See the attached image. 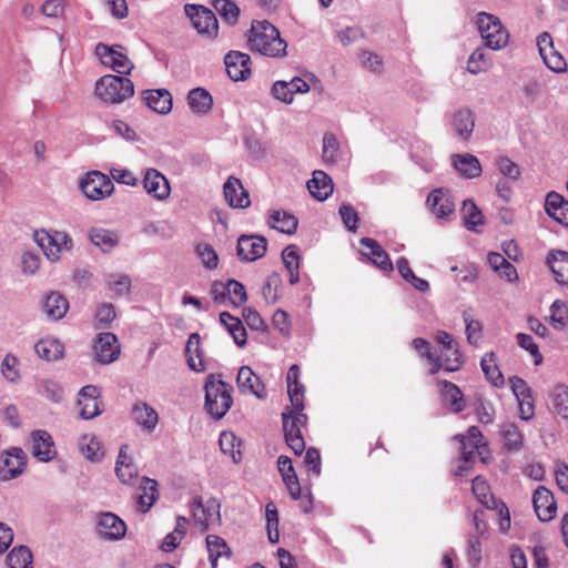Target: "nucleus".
I'll return each mask as SVG.
<instances>
[{
	"instance_id": "38",
	"label": "nucleus",
	"mask_w": 568,
	"mask_h": 568,
	"mask_svg": "<svg viewBox=\"0 0 568 568\" xmlns=\"http://www.w3.org/2000/svg\"><path fill=\"white\" fill-rule=\"evenodd\" d=\"M443 402L450 406L455 413H459L465 408V399L462 390L453 383L447 381L438 382Z\"/></svg>"
},
{
	"instance_id": "7",
	"label": "nucleus",
	"mask_w": 568,
	"mask_h": 568,
	"mask_svg": "<svg viewBox=\"0 0 568 568\" xmlns=\"http://www.w3.org/2000/svg\"><path fill=\"white\" fill-rule=\"evenodd\" d=\"M95 54L104 67L112 69L119 74H129L133 69V63L128 58L124 48L120 45L98 43Z\"/></svg>"
},
{
	"instance_id": "43",
	"label": "nucleus",
	"mask_w": 568,
	"mask_h": 568,
	"mask_svg": "<svg viewBox=\"0 0 568 568\" xmlns=\"http://www.w3.org/2000/svg\"><path fill=\"white\" fill-rule=\"evenodd\" d=\"M187 104L194 113L205 114L213 105V99L203 88L192 89L187 94Z\"/></svg>"
},
{
	"instance_id": "47",
	"label": "nucleus",
	"mask_w": 568,
	"mask_h": 568,
	"mask_svg": "<svg viewBox=\"0 0 568 568\" xmlns=\"http://www.w3.org/2000/svg\"><path fill=\"white\" fill-rule=\"evenodd\" d=\"M414 349L429 364V373L436 374L442 368L440 357L433 351L430 343L424 338H415L412 342Z\"/></svg>"
},
{
	"instance_id": "34",
	"label": "nucleus",
	"mask_w": 568,
	"mask_h": 568,
	"mask_svg": "<svg viewBox=\"0 0 568 568\" xmlns=\"http://www.w3.org/2000/svg\"><path fill=\"white\" fill-rule=\"evenodd\" d=\"M549 400L552 413L568 420V386L561 383L554 385L549 390Z\"/></svg>"
},
{
	"instance_id": "29",
	"label": "nucleus",
	"mask_w": 568,
	"mask_h": 568,
	"mask_svg": "<svg viewBox=\"0 0 568 568\" xmlns=\"http://www.w3.org/2000/svg\"><path fill=\"white\" fill-rule=\"evenodd\" d=\"M361 244L367 250L363 252V254L367 256L374 265L385 272L393 270V263L388 254L375 240L363 237L361 239Z\"/></svg>"
},
{
	"instance_id": "46",
	"label": "nucleus",
	"mask_w": 568,
	"mask_h": 568,
	"mask_svg": "<svg viewBox=\"0 0 568 568\" xmlns=\"http://www.w3.org/2000/svg\"><path fill=\"white\" fill-rule=\"evenodd\" d=\"M69 308L68 301L59 293L51 292L47 295L43 310L48 317L57 321L62 318Z\"/></svg>"
},
{
	"instance_id": "9",
	"label": "nucleus",
	"mask_w": 568,
	"mask_h": 568,
	"mask_svg": "<svg viewBox=\"0 0 568 568\" xmlns=\"http://www.w3.org/2000/svg\"><path fill=\"white\" fill-rule=\"evenodd\" d=\"M539 54L545 65L555 73H565L568 70L567 62L562 54L554 47V41L548 32H542L537 38Z\"/></svg>"
},
{
	"instance_id": "2",
	"label": "nucleus",
	"mask_w": 568,
	"mask_h": 568,
	"mask_svg": "<svg viewBox=\"0 0 568 568\" xmlns=\"http://www.w3.org/2000/svg\"><path fill=\"white\" fill-rule=\"evenodd\" d=\"M97 97L108 104H120L134 94L133 82L123 77L106 74L95 83Z\"/></svg>"
},
{
	"instance_id": "37",
	"label": "nucleus",
	"mask_w": 568,
	"mask_h": 568,
	"mask_svg": "<svg viewBox=\"0 0 568 568\" xmlns=\"http://www.w3.org/2000/svg\"><path fill=\"white\" fill-rule=\"evenodd\" d=\"M34 351L42 359L57 361L63 356L64 346L58 338L44 337L37 342Z\"/></svg>"
},
{
	"instance_id": "56",
	"label": "nucleus",
	"mask_w": 568,
	"mask_h": 568,
	"mask_svg": "<svg viewBox=\"0 0 568 568\" xmlns=\"http://www.w3.org/2000/svg\"><path fill=\"white\" fill-rule=\"evenodd\" d=\"M105 282L108 284L109 290L118 296L125 295L130 292L131 278L126 274H122V273L109 274L105 277Z\"/></svg>"
},
{
	"instance_id": "27",
	"label": "nucleus",
	"mask_w": 568,
	"mask_h": 568,
	"mask_svg": "<svg viewBox=\"0 0 568 568\" xmlns=\"http://www.w3.org/2000/svg\"><path fill=\"white\" fill-rule=\"evenodd\" d=\"M300 367L294 364L290 367L286 375L287 394L290 397L291 406L300 410L304 409V386L298 382Z\"/></svg>"
},
{
	"instance_id": "51",
	"label": "nucleus",
	"mask_w": 568,
	"mask_h": 568,
	"mask_svg": "<svg viewBox=\"0 0 568 568\" xmlns=\"http://www.w3.org/2000/svg\"><path fill=\"white\" fill-rule=\"evenodd\" d=\"M459 438L462 445L463 443L467 445V450H474V454L478 455L483 463L486 462L484 453L486 452L487 447L486 444L483 443V435L478 427H469L467 435H460Z\"/></svg>"
},
{
	"instance_id": "52",
	"label": "nucleus",
	"mask_w": 568,
	"mask_h": 568,
	"mask_svg": "<svg viewBox=\"0 0 568 568\" xmlns=\"http://www.w3.org/2000/svg\"><path fill=\"white\" fill-rule=\"evenodd\" d=\"M462 215L465 226L477 232V226L483 224L484 216L480 210L471 200H465L462 206Z\"/></svg>"
},
{
	"instance_id": "22",
	"label": "nucleus",
	"mask_w": 568,
	"mask_h": 568,
	"mask_svg": "<svg viewBox=\"0 0 568 568\" xmlns=\"http://www.w3.org/2000/svg\"><path fill=\"white\" fill-rule=\"evenodd\" d=\"M449 125L455 135L466 142L470 139L475 128L474 113L467 108L458 109L453 113Z\"/></svg>"
},
{
	"instance_id": "1",
	"label": "nucleus",
	"mask_w": 568,
	"mask_h": 568,
	"mask_svg": "<svg viewBox=\"0 0 568 568\" xmlns=\"http://www.w3.org/2000/svg\"><path fill=\"white\" fill-rule=\"evenodd\" d=\"M248 43L253 51L266 57L286 55V42L281 38L278 30L265 20L252 24Z\"/></svg>"
},
{
	"instance_id": "44",
	"label": "nucleus",
	"mask_w": 568,
	"mask_h": 568,
	"mask_svg": "<svg viewBox=\"0 0 568 568\" xmlns=\"http://www.w3.org/2000/svg\"><path fill=\"white\" fill-rule=\"evenodd\" d=\"M141 493L138 495V508L140 511H148L158 499V484L155 480L144 477L141 479Z\"/></svg>"
},
{
	"instance_id": "62",
	"label": "nucleus",
	"mask_w": 568,
	"mask_h": 568,
	"mask_svg": "<svg viewBox=\"0 0 568 568\" xmlns=\"http://www.w3.org/2000/svg\"><path fill=\"white\" fill-rule=\"evenodd\" d=\"M212 4L216 12L229 23H234L239 17V8L229 0H213Z\"/></svg>"
},
{
	"instance_id": "11",
	"label": "nucleus",
	"mask_w": 568,
	"mask_h": 568,
	"mask_svg": "<svg viewBox=\"0 0 568 568\" xmlns=\"http://www.w3.org/2000/svg\"><path fill=\"white\" fill-rule=\"evenodd\" d=\"M185 12L199 33L214 37L217 34L219 23L215 14L203 6L189 4Z\"/></svg>"
},
{
	"instance_id": "15",
	"label": "nucleus",
	"mask_w": 568,
	"mask_h": 568,
	"mask_svg": "<svg viewBox=\"0 0 568 568\" xmlns=\"http://www.w3.org/2000/svg\"><path fill=\"white\" fill-rule=\"evenodd\" d=\"M427 206L438 220H447L455 213V202L449 191L436 189L427 196Z\"/></svg>"
},
{
	"instance_id": "53",
	"label": "nucleus",
	"mask_w": 568,
	"mask_h": 568,
	"mask_svg": "<svg viewBox=\"0 0 568 568\" xmlns=\"http://www.w3.org/2000/svg\"><path fill=\"white\" fill-rule=\"evenodd\" d=\"M8 568H32V554L26 546L14 547L7 557Z\"/></svg>"
},
{
	"instance_id": "33",
	"label": "nucleus",
	"mask_w": 568,
	"mask_h": 568,
	"mask_svg": "<svg viewBox=\"0 0 568 568\" xmlns=\"http://www.w3.org/2000/svg\"><path fill=\"white\" fill-rule=\"evenodd\" d=\"M270 227L285 234H294L297 229V219L284 210H273L268 213Z\"/></svg>"
},
{
	"instance_id": "4",
	"label": "nucleus",
	"mask_w": 568,
	"mask_h": 568,
	"mask_svg": "<svg viewBox=\"0 0 568 568\" xmlns=\"http://www.w3.org/2000/svg\"><path fill=\"white\" fill-rule=\"evenodd\" d=\"M476 24L487 48L500 50L508 44L509 32L498 17L487 12H479L476 17Z\"/></svg>"
},
{
	"instance_id": "50",
	"label": "nucleus",
	"mask_w": 568,
	"mask_h": 568,
	"mask_svg": "<svg viewBox=\"0 0 568 568\" xmlns=\"http://www.w3.org/2000/svg\"><path fill=\"white\" fill-rule=\"evenodd\" d=\"M220 448L223 454L231 457L233 463L237 464L242 459V442L232 432H222L220 435Z\"/></svg>"
},
{
	"instance_id": "21",
	"label": "nucleus",
	"mask_w": 568,
	"mask_h": 568,
	"mask_svg": "<svg viewBox=\"0 0 568 568\" xmlns=\"http://www.w3.org/2000/svg\"><path fill=\"white\" fill-rule=\"evenodd\" d=\"M115 475L123 485L133 486L139 481V471L132 457L128 453L126 445L120 448L115 462Z\"/></svg>"
},
{
	"instance_id": "25",
	"label": "nucleus",
	"mask_w": 568,
	"mask_h": 568,
	"mask_svg": "<svg viewBox=\"0 0 568 568\" xmlns=\"http://www.w3.org/2000/svg\"><path fill=\"white\" fill-rule=\"evenodd\" d=\"M237 387L243 394H252L257 398L265 396V388L261 378L248 366H242L237 373Z\"/></svg>"
},
{
	"instance_id": "30",
	"label": "nucleus",
	"mask_w": 568,
	"mask_h": 568,
	"mask_svg": "<svg viewBox=\"0 0 568 568\" xmlns=\"http://www.w3.org/2000/svg\"><path fill=\"white\" fill-rule=\"evenodd\" d=\"M185 355L189 367L197 373L205 371L204 354L201 347V337L197 333H192L185 346Z\"/></svg>"
},
{
	"instance_id": "19",
	"label": "nucleus",
	"mask_w": 568,
	"mask_h": 568,
	"mask_svg": "<svg viewBox=\"0 0 568 568\" xmlns=\"http://www.w3.org/2000/svg\"><path fill=\"white\" fill-rule=\"evenodd\" d=\"M229 77L233 81L246 80L251 74L250 55L240 51H231L224 58Z\"/></svg>"
},
{
	"instance_id": "36",
	"label": "nucleus",
	"mask_w": 568,
	"mask_h": 568,
	"mask_svg": "<svg viewBox=\"0 0 568 568\" xmlns=\"http://www.w3.org/2000/svg\"><path fill=\"white\" fill-rule=\"evenodd\" d=\"M144 100L150 109L160 114H166L172 109V97L165 89L145 91Z\"/></svg>"
},
{
	"instance_id": "35",
	"label": "nucleus",
	"mask_w": 568,
	"mask_h": 568,
	"mask_svg": "<svg viewBox=\"0 0 568 568\" xmlns=\"http://www.w3.org/2000/svg\"><path fill=\"white\" fill-rule=\"evenodd\" d=\"M79 450L82 456L92 462L99 463L104 456L102 443L94 434H84L79 439Z\"/></svg>"
},
{
	"instance_id": "26",
	"label": "nucleus",
	"mask_w": 568,
	"mask_h": 568,
	"mask_svg": "<svg viewBox=\"0 0 568 568\" xmlns=\"http://www.w3.org/2000/svg\"><path fill=\"white\" fill-rule=\"evenodd\" d=\"M545 211L555 222L568 226V201L561 194L549 192L545 200Z\"/></svg>"
},
{
	"instance_id": "57",
	"label": "nucleus",
	"mask_w": 568,
	"mask_h": 568,
	"mask_svg": "<svg viewBox=\"0 0 568 568\" xmlns=\"http://www.w3.org/2000/svg\"><path fill=\"white\" fill-rule=\"evenodd\" d=\"M265 518L268 540L276 544L278 541V513L273 503L266 505Z\"/></svg>"
},
{
	"instance_id": "54",
	"label": "nucleus",
	"mask_w": 568,
	"mask_h": 568,
	"mask_svg": "<svg viewBox=\"0 0 568 568\" xmlns=\"http://www.w3.org/2000/svg\"><path fill=\"white\" fill-rule=\"evenodd\" d=\"M491 65L490 57L485 52L484 49H476L467 61V70L471 74H478L489 70Z\"/></svg>"
},
{
	"instance_id": "32",
	"label": "nucleus",
	"mask_w": 568,
	"mask_h": 568,
	"mask_svg": "<svg viewBox=\"0 0 568 568\" xmlns=\"http://www.w3.org/2000/svg\"><path fill=\"white\" fill-rule=\"evenodd\" d=\"M307 189L313 197L318 201L326 200L333 192L332 179L323 171H315L307 182Z\"/></svg>"
},
{
	"instance_id": "61",
	"label": "nucleus",
	"mask_w": 568,
	"mask_h": 568,
	"mask_svg": "<svg viewBox=\"0 0 568 568\" xmlns=\"http://www.w3.org/2000/svg\"><path fill=\"white\" fill-rule=\"evenodd\" d=\"M227 300L234 306H240L247 301L244 285L235 280L226 282Z\"/></svg>"
},
{
	"instance_id": "10",
	"label": "nucleus",
	"mask_w": 568,
	"mask_h": 568,
	"mask_svg": "<svg viewBox=\"0 0 568 568\" xmlns=\"http://www.w3.org/2000/svg\"><path fill=\"white\" fill-rule=\"evenodd\" d=\"M190 510L195 525L201 530H206L210 526L220 521V504L214 498L205 503L201 499H194L190 505Z\"/></svg>"
},
{
	"instance_id": "59",
	"label": "nucleus",
	"mask_w": 568,
	"mask_h": 568,
	"mask_svg": "<svg viewBox=\"0 0 568 568\" xmlns=\"http://www.w3.org/2000/svg\"><path fill=\"white\" fill-rule=\"evenodd\" d=\"M501 436L509 450H518L523 446V435L514 424L504 425Z\"/></svg>"
},
{
	"instance_id": "42",
	"label": "nucleus",
	"mask_w": 568,
	"mask_h": 568,
	"mask_svg": "<svg viewBox=\"0 0 568 568\" xmlns=\"http://www.w3.org/2000/svg\"><path fill=\"white\" fill-rule=\"evenodd\" d=\"M206 548L212 568H217L219 558H230L231 549L226 541L216 535L206 536Z\"/></svg>"
},
{
	"instance_id": "63",
	"label": "nucleus",
	"mask_w": 568,
	"mask_h": 568,
	"mask_svg": "<svg viewBox=\"0 0 568 568\" xmlns=\"http://www.w3.org/2000/svg\"><path fill=\"white\" fill-rule=\"evenodd\" d=\"M38 392L40 395L55 403L60 402L63 398L62 387L52 379L41 381L38 386Z\"/></svg>"
},
{
	"instance_id": "60",
	"label": "nucleus",
	"mask_w": 568,
	"mask_h": 568,
	"mask_svg": "<svg viewBox=\"0 0 568 568\" xmlns=\"http://www.w3.org/2000/svg\"><path fill=\"white\" fill-rule=\"evenodd\" d=\"M339 158V143L334 134L325 133L323 136V159L326 163H335Z\"/></svg>"
},
{
	"instance_id": "13",
	"label": "nucleus",
	"mask_w": 568,
	"mask_h": 568,
	"mask_svg": "<svg viewBox=\"0 0 568 568\" xmlns=\"http://www.w3.org/2000/svg\"><path fill=\"white\" fill-rule=\"evenodd\" d=\"M95 358L101 364H111L118 359L121 347L113 333H101L97 336L93 346Z\"/></svg>"
},
{
	"instance_id": "45",
	"label": "nucleus",
	"mask_w": 568,
	"mask_h": 568,
	"mask_svg": "<svg viewBox=\"0 0 568 568\" xmlns=\"http://www.w3.org/2000/svg\"><path fill=\"white\" fill-rule=\"evenodd\" d=\"M220 322L225 326L237 346L242 347L246 344V329L237 317L232 316L229 312H222Z\"/></svg>"
},
{
	"instance_id": "40",
	"label": "nucleus",
	"mask_w": 568,
	"mask_h": 568,
	"mask_svg": "<svg viewBox=\"0 0 568 568\" xmlns=\"http://www.w3.org/2000/svg\"><path fill=\"white\" fill-rule=\"evenodd\" d=\"M555 280L562 285L568 284V253L565 251H556L549 254L547 260Z\"/></svg>"
},
{
	"instance_id": "28",
	"label": "nucleus",
	"mask_w": 568,
	"mask_h": 568,
	"mask_svg": "<svg viewBox=\"0 0 568 568\" xmlns=\"http://www.w3.org/2000/svg\"><path fill=\"white\" fill-rule=\"evenodd\" d=\"M277 468L291 497L297 500L301 497V486L291 458L281 455L277 459Z\"/></svg>"
},
{
	"instance_id": "6",
	"label": "nucleus",
	"mask_w": 568,
	"mask_h": 568,
	"mask_svg": "<svg viewBox=\"0 0 568 568\" xmlns=\"http://www.w3.org/2000/svg\"><path fill=\"white\" fill-rule=\"evenodd\" d=\"M282 419L286 444L296 455L302 454L305 449V442L301 428L306 425V415L303 414V410L291 406L282 413Z\"/></svg>"
},
{
	"instance_id": "17",
	"label": "nucleus",
	"mask_w": 568,
	"mask_h": 568,
	"mask_svg": "<svg viewBox=\"0 0 568 568\" xmlns=\"http://www.w3.org/2000/svg\"><path fill=\"white\" fill-rule=\"evenodd\" d=\"M26 454L21 448L8 450L0 463V479L10 480L21 475L26 468Z\"/></svg>"
},
{
	"instance_id": "39",
	"label": "nucleus",
	"mask_w": 568,
	"mask_h": 568,
	"mask_svg": "<svg viewBox=\"0 0 568 568\" xmlns=\"http://www.w3.org/2000/svg\"><path fill=\"white\" fill-rule=\"evenodd\" d=\"M282 261L288 272V282L295 285L300 282L301 254L296 245H288L282 252Z\"/></svg>"
},
{
	"instance_id": "48",
	"label": "nucleus",
	"mask_w": 568,
	"mask_h": 568,
	"mask_svg": "<svg viewBox=\"0 0 568 568\" xmlns=\"http://www.w3.org/2000/svg\"><path fill=\"white\" fill-rule=\"evenodd\" d=\"M134 420L148 430L155 428L159 416L158 413L146 403L140 402L132 409Z\"/></svg>"
},
{
	"instance_id": "14",
	"label": "nucleus",
	"mask_w": 568,
	"mask_h": 568,
	"mask_svg": "<svg viewBox=\"0 0 568 568\" xmlns=\"http://www.w3.org/2000/svg\"><path fill=\"white\" fill-rule=\"evenodd\" d=\"M80 416L83 419H92L102 413V402L97 386L87 385L81 388L78 397Z\"/></svg>"
},
{
	"instance_id": "24",
	"label": "nucleus",
	"mask_w": 568,
	"mask_h": 568,
	"mask_svg": "<svg viewBox=\"0 0 568 568\" xmlns=\"http://www.w3.org/2000/svg\"><path fill=\"white\" fill-rule=\"evenodd\" d=\"M32 455L40 462L48 463L55 457L54 443L45 430H36L31 434Z\"/></svg>"
},
{
	"instance_id": "31",
	"label": "nucleus",
	"mask_w": 568,
	"mask_h": 568,
	"mask_svg": "<svg viewBox=\"0 0 568 568\" xmlns=\"http://www.w3.org/2000/svg\"><path fill=\"white\" fill-rule=\"evenodd\" d=\"M452 163L456 171L466 179L478 178L483 171L479 160L469 153L453 155Z\"/></svg>"
},
{
	"instance_id": "3",
	"label": "nucleus",
	"mask_w": 568,
	"mask_h": 568,
	"mask_svg": "<svg viewBox=\"0 0 568 568\" xmlns=\"http://www.w3.org/2000/svg\"><path fill=\"white\" fill-rule=\"evenodd\" d=\"M205 408L215 419L222 418L232 406V387L210 375L205 382Z\"/></svg>"
},
{
	"instance_id": "58",
	"label": "nucleus",
	"mask_w": 568,
	"mask_h": 568,
	"mask_svg": "<svg viewBox=\"0 0 568 568\" xmlns=\"http://www.w3.org/2000/svg\"><path fill=\"white\" fill-rule=\"evenodd\" d=\"M550 323L556 329H564L568 323V307L567 305L557 300L550 307Z\"/></svg>"
},
{
	"instance_id": "64",
	"label": "nucleus",
	"mask_w": 568,
	"mask_h": 568,
	"mask_svg": "<svg viewBox=\"0 0 568 568\" xmlns=\"http://www.w3.org/2000/svg\"><path fill=\"white\" fill-rule=\"evenodd\" d=\"M499 173L510 181H517L520 176L519 166L507 156H499L495 161Z\"/></svg>"
},
{
	"instance_id": "5",
	"label": "nucleus",
	"mask_w": 568,
	"mask_h": 568,
	"mask_svg": "<svg viewBox=\"0 0 568 568\" xmlns=\"http://www.w3.org/2000/svg\"><path fill=\"white\" fill-rule=\"evenodd\" d=\"M34 240L47 258L51 262H58L61 258V255L64 252H70L73 246L72 239L64 231H36Z\"/></svg>"
},
{
	"instance_id": "12",
	"label": "nucleus",
	"mask_w": 568,
	"mask_h": 568,
	"mask_svg": "<svg viewBox=\"0 0 568 568\" xmlns=\"http://www.w3.org/2000/svg\"><path fill=\"white\" fill-rule=\"evenodd\" d=\"M97 531L106 540H121L125 536L126 525L113 513H101L97 516Z\"/></svg>"
},
{
	"instance_id": "18",
	"label": "nucleus",
	"mask_w": 568,
	"mask_h": 568,
	"mask_svg": "<svg viewBox=\"0 0 568 568\" xmlns=\"http://www.w3.org/2000/svg\"><path fill=\"white\" fill-rule=\"evenodd\" d=\"M143 187L156 201H164L170 196L171 187L168 179L155 169L144 172Z\"/></svg>"
},
{
	"instance_id": "49",
	"label": "nucleus",
	"mask_w": 568,
	"mask_h": 568,
	"mask_svg": "<svg viewBox=\"0 0 568 568\" xmlns=\"http://www.w3.org/2000/svg\"><path fill=\"white\" fill-rule=\"evenodd\" d=\"M481 369L487 381L496 387H501L505 383L504 375L501 374L495 353H486L480 361Z\"/></svg>"
},
{
	"instance_id": "20",
	"label": "nucleus",
	"mask_w": 568,
	"mask_h": 568,
	"mask_svg": "<svg viewBox=\"0 0 568 568\" xmlns=\"http://www.w3.org/2000/svg\"><path fill=\"white\" fill-rule=\"evenodd\" d=\"M532 505L539 520L549 521L557 513V504L552 493L544 486H539L532 495Z\"/></svg>"
},
{
	"instance_id": "55",
	"label": "nucleus",
	"mask_w": 568,
	"mask_h": 568,
	"mask_svg": "<svg viewBox=\"0 0 568 568\" xmlns=\"http://www.w3.org/2000/svg\"><path fill=\"white\" fill-rule=\"evenodd\" d=\"M471 490L478 501L486 508H491L495 505V499L490 493V488L483 477L477 476L473 480Z\"/></svg>"
},
{
	"instance_id": "23",
	"label": "nucleus",
	"mask_w": 568,
	"mask_h": 568,
	"mask_svg": "<svg viewBox=\"0 0 568 568\" xmlns=\"http://www.w3.org/2000/svg\"><path fill=\"white\" fill-rule=\"evenodd\" d=\"M223 192L225 201L234 209H245L251 204L248 192L243 187L242 182L234 176L226 180Z\"/></svg>"
},
{
	"instance_id": "8",
	"label": "nucleus",
	"mask_w": 568,
	"mask_h": 568,
	"mask_svg": "<svg viewBox=\"0 0 568 568\" xmlns=\"http://www.w3.org/2000/svg\"><path fill=\"white\" fill-rule=\"evenodd\" d=\"M80 187L88 199L99 201L110 196L114 185L108 175L92 171L81 180Z\"/></svg>"
},
{
	"instance_id": "16",
	"label": "nucleus",
	"mask_w": 568,
	"mask_h": 568,
	"mask_svg": "<svg viewBox=\"0 0 568 568\" xmlns=\"http://www.w3.org/2000/svg\"><path fill=\"white\" fill-rule=\"evenodd\" d=\"M267 242L263 236L242 235L237 241V255L246 262L263 257L266 253Z\"/></svg>"
},
{
	"instance_id": "41",
	"label": "nucleus",
	"mask_w": 568,
	"mask_h": 568,
	"mask_svg": "<svg viewBox=\"0 0 568 568\" xmlns=\"http://www.w3.org/2000/svg\"><path fill=\"white\" fill-rule=\"evenodd\" d=\"M89 237L91 243L100 247L103 252L111 251L120 241L118 232L102 227H93L89 233Z\"/></svg>"
}]
</instances>
